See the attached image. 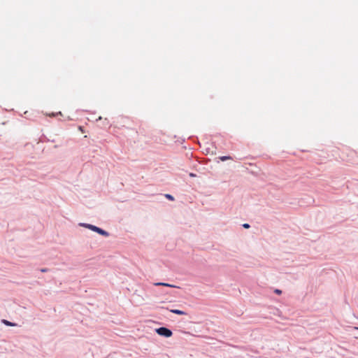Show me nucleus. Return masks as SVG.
Returning <instances> with one entry per match:
<instances>
[{"mask_svg":"<svg viewBox=\"0 0 358 358\" xmlns=\"http://www.w3.org/2000/svg\"><path fill=\"white\" fill-rule=\"evenodd\" d=\"M156 332L159 335L166 338L171 337L173 334L172 331L166 327H159L156 329Z\"/></svg>","mask_w":358,"mask_h":358,"instance_id":"obj_1","label":"nucleus"},{"mask_svg":"<svg viewBox=\"0 0 358 358\" xmlns=\"http://www.w3.org/2000/svg\"><path fill=\"white\" fill-rule=\"evenodd\" d=\"M92 230L94 231H96L97 232L98 234H101V235H103V236H108V233L104 230H103L101 228H99L96 226H94L93 227H92Z\"/></svg>","mask_w":358,"mask_h":358,"instance_id":"obj_2","label":"nucleus"},{"mask_svg":"<svg viewBox=\"0 0 358 358\" xmlns=\"http://www.w3.org/2000/svg\"><path fill=\"white\" fill-rule=\"evenodd\" d=\"M170 311L173 313H175V314H177V315H186V313L182 311V310H178V309H172V310H170Z\"/></svg>","mask_w":358,"mask_h":358,"instance_id":"obj_3","label":"nucleus"},{"mask_svg":"<svg viewBox=\"0 0 358 358\" xmlns=\"http://www.w3.org/2000/svg\"><path fill=\"white\" fill-rule=\"evenodd\" d=\"M155 286H165V287H176L175 285H170L168 283H164V282H157V283H155Z\"/></svg>","mask_w":358,"mask_h":358,"instance_id":"obj_4","label":"nucleus"},{"mask_svg":"<svg viewBox=\"0 0 358 358\" xmlns=\"http://www.w3.org/2000/svg\"><path fill=\"white\" fill-rule=\"evenodd\" d=\"M3 323L5 324L7 326H10V327H13V326H15L16 324H14V323H12L8 320H3Z\"/></svg>","mask_w":358,"mask_h":358,"instance_id":"obj_5","label":"nucleus"},{"mask_svg":"<svg viewBox=\"0 0 358 358\" xmlns=\"http://www.w3.org/2000/svg\"><path fill=\"white\" fill-rule=\"evenodd\" d=\"M231 159V157L230 156H222V157H220V159L222 162L228 160V159Z\"/></svg>","mask_w":358,"mask_h":358,"instance_id":"obj_6","label":"nucleus"},{"mask_svg":"<svg viewBox=\"0 0 358 358\" xmlns=\"http://www.w3.org/2000/svg\"><path fill=\"white\" fill-rule=\"evenodd\" d=\"M62 115V113H61V112H58V113H48V114H47V115H48V116H49V117H55V116H56V115Z\"/></svg>","mask_w":358,"mask_h":358,"instance_id":"obj_7","label":"nucleus"},{"mask_svg":"<svg viewBox=\"0 0 358 358\" xmlns=\"http://www.w3.org/2000/svg\"><path fill=\"white\" fill-rule=\"evenodd\" d=\"M81 226L85 227L87 229H90L92 230V227H94V225L90 224H80Z\"/></svg>","mask_w":358,"mask_h":358,"instance_id":"obj_8","label":"nucleus"},{"mask_svg":"<svg viewBox=\"0 0 358 358\" xmlns=\"http://www.w3.org/2000/svg\"><path fill=\"white\" fill-rule=\"evenodd\" d=\"M166 197L171 201L174 199L173 197L170 194H166Z\"/></svg>","mask_w":358,"mask_h":358,"instance_id":"obj_9","label":"nucleus"},{"mask_svg":"<svg viewBox=\"0 0 358 358\" xmlns=\"http://www.w3.org/2000/svg\"><path fill=\"white\" fill-rule=\"evenodd\" d=\"M274 292L276 293L277 294H280L282 293V291L276 289H275Z\"/></svg>","mask_w":358,"mask_h":358,"instance_id":"obj_10","label":"nucleus"},{"mask_svg":"<svg viewBox=\"0 0 358 358\" xmlns=\"http://www.w3.org/2000/svg\"><path fill=\"white\" fill-rule=\"evenodd\" d=\"M243 227L244 228H245V229H248V228H250V225H249L248 224H247V223L243 224Z\"/></svg>","mask_w":358,"mask_h":358,"instance_id":"obj_11","label":"nucleus"},{"mask_svg":"<svg viewBox=\"0 0 358 358\" xmlns=\"http://www.w3.org/2000/svg\"><path fill=\"white\" fill-rule=\"evenodd\" d=\"M41 272H46V271H48V269H47V268H42V269L41 270Z\"/></svg>","mask_w":358,"mask_h":358,"instance_id":"obj_12","label":"nucleus"},{"mask_svg":"<svg viewBox=\"0 0 358 358\" xmlns=\"http://www.w3.org/2000/svg\"><path fill=\"white\" fill-rule=\"evenodd\" d=\"M190 176L194 177V176H195V175L193 173H190Z\"/></svg>","mask_w":358,"mask_h":358,"instance_id":"obj_13","label":"nucleus"},{"mask_svg":"<svg viewBox=\"0 0 358 358\" xmlns=\"http://www.w3.org/2000/svg\"><path fill=\"white\" fill-rule=\"evenodd\" d=\"M357 329H358V328H357Z\"/></svg>","mask_w":358,"mask_h":358,"instance_id":"obj_14","label":"nucleus"}]
</instances>
